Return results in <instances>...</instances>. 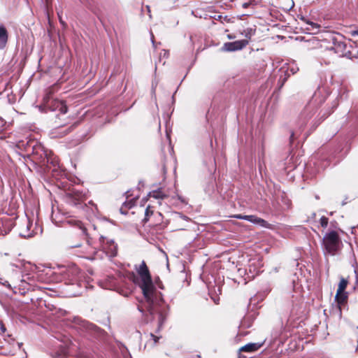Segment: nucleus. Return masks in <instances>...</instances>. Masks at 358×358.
Segmentation results:
<instances>
[{"label":"nucleus","instance_id":"de8ad7c7","mask_svg":"<svg viewBox=\"0 0 358 358\" xmlns=\"http://www.w3.org/2000/svg\"><path fill=\"white\" fill-rule=\"evenodd\" d=\"M311 41H313V43L317 42L315 39H313Z\"/></svg>","mask_w":358,"mask_h":358},{"label":"nucleus","instance_id":"7c9ffc66","mask_svg":"<svg viewBox=\"0 0 358 358\" xmlns=\"http://www.w3.org/2000/svg\"><path fill=\"white\" fill-rule=\"evenodd\" d=\"M74 127H75V125L71 126L67 130H65V131L64 132L63 135L67 134L69 132H70L73 129V128Z\"/></svg>","mask_w":358,"mask_h":358},{"label":"nucleus","instance_id":"09e8293b","mask_svg":"<svg viewBox=\"0 0 358 358\" xmlns=\"http://www.w3.org/2000/svg\"><path fill=\"white\" fill-rule=\"evenodd\" d=\"M123 294H124L125 296H128L127 293H126V294H124V293Z\"/></svg>","mask_w":358,"mask_h":358},{"label":"nucleus","instance_id":"a19ab883","mask_svg":"<svg viewBox=\"0 0 358 358\" xmlns=\"http://www.w3.org/2000/svg\"><path fill=\"white\" fill-rule=\"evenodd\" d=\"M293 137H294V133L292 132L291 136H290V141H293Z\"/></svg>","mask_w":358,"mask_h":358},{"label":"nucleus","instance_id":"0eeeda50","mask_svg":"<svg viewBox=\"0 0 358 358\" xmlns=\"http://www.w3.org/2000/svg\"><path fill=\"white\" fill-rule=\"evenodd\" d=\"M99 244L102 250L109 257H114L117 254V245L111 238L101 236L99 238Z\"/></svg>","mask_w":358,"mask_h":358},{"label":"nucleus","instance_id":"6e6552de","mask_svg":"<svg viewBox=\"0 0 358 358\" xmlns=\"http://www.w3.org/2000/svg\"><path fill=\"white\" fill-rule=\"evenodd\" d=\"M63 222L66 223L67 225L75 228L78 231V236L80 237V238L85 239L87 238V229L80 220L73 217H67Z\"/></svg>","mask_w":358,"mask_h":358},{"label":"nucleus","instance_id":"a878e982","mask_svg":"<svg viewBox=\"0 0 358 358\" xmlns=\"http://www.w3.org/2000/svg\"><path fill=\"white\" fill-rule=\"evenodd\" d=\"M152 213H153V211L150 210V206H148L145 210V217H144L143 221L144 222H146L147 221H148L150 216L152 215Z\"/></svg>","mask_w":358,"mask_h":358},{"label":"nucleus","instance_id":"393cba45","mask_svg":"<svg viewBox=\"0 0 358 358\" xmlns=\"http://www.w3.org/2000/svg\"><path fill=\"white\" fill-rule=\"evenodd\" d=\"M255 215H243L241 214L235 215L234 217L239 219V220H247L250 222H252L253 221V217Z\"/></svg>","mask_w":358,"mask_h":358},{"label":"nucleus","instance_id":"e433bc0d","mask_svg":"<svg viewBox=\"0 0 358 358\" xmlns=\"http://www.w3.org/2000/svg\"><path fill=\"white\" fill-rule=\"evenodd\" d=\"M151 40H152L153 46H155L154 36H153L152 33H151Z\"/></svg>","mask_w":358,"mask_h":358},{"label":"nucleus","instance_id":"c03bdc74","mask_svg":"<svg viewBox=\"0 0 358 358\" xmlns=\"http://www.w3.org/2000/svg\"><path fill=\"white\" fill-rule=\"evenodd\" d=\"M11 266H15V267H17V268L20 267V266H18V265H15V264H11Z\"/></svg>","mask_w":358,"mask_h":358},{"label":"nucleus","instance_id":"f03ea898","mask_svg":"<svg viewBox=\"0 0 358 358\" xmlns=\"http://www.w3.org/2000/svg\"><path fill=\"white\" fill-rule=\"evenodd\" d=\"M136 285H138L147 302L158 303L163 300L161 292L156 290L152 275L145 261L136 266Z\"/></svg>","mask_w":358,"mask_h":358},{"label":"nucleus","instance_id":"37998d69","mask_svg":"<svg viewBox=\"0 0 358 358\" xmlns=\"http://www.w3.org/2000/svg\"><path fill=\"white\" fill-rule=\"evenodd\" d=\"M228 38L229 39H233V38H234V36H232L231 35L229 34V35H228Z\"/></svg>","mask_w":358,"mask_h":358},{"label":"nucleus","instance_id":"58836bf2","mask_svg":"<svg viewBox=\"0 0 358 358\" xmlns=\"http://www.w3.org/2000/svg\"><path fill=\"white\" fill-rule=\"evenodd\" d=\"M179 200L181 201V202L185 203V200L179 195H177Z\"/></svg>","mask_w":358,"mask_h":358},{"label":"nucleus","instance_id":"8fccbe9b","mask_svg":"<svg viewBox=\"0 0 358 358\" xmlns=\"http://www.w3.org/2000/svg\"><path fill=\"white\" fill-rule=\"evenodd\" d=\"M164 56H165V55H166V53H167V52H166V50H164Z\"/></svg>","mask_w":358,"mask_h":358},{"label":"nucleus","instance_id":"4c0bfd02","mask_svg":"<svg viewBox=\"0 0 358 358\" xmlns=\"http://www.w3.org/2000/svg\"><path fill=\"white\" fill-rule=\"evenodd\" d=\"M298 70H299L298 68H296V69H294L293 68L290 69V71L292 72V73H295Z\"/></svg>","mask_w":358,"mask_h":358},{"label":"nucleus","instance_id":"72a5a7b5","mask_svg":"<svg viewBox=\"0 0 358 358\" xmlns=\"http://www.w3.org/2000/svg\"><path fill=\"white\" fill-rule=\"evenodd\" d=\"M350 34H351L352 36H356V35H357V36H358V29L355 30V31H350Z\"/></svg>","mask_w":358,"mask_h":358},{"label":"nucleus","instance_id":"3c124183","mask_svg":"<svg viewBox=\"0 0 358 358\" xmlns=\"http://www.w3.org/2000/svg\"><path fill=\"white\" fill-rule=\"evenodd\" d=\"M131 280H132L133 282H134V277H132Z\"/></svg>","mask_w":358,"mask_h":358},{"label":"nucleus","instance_id":"4be33fe9","mask_svg":"<svg viewBox=\"0 0 358 358\" xmlns=\"http://www.w3.org/2000/svg\"><path fill=\"white\" fill-rule=\"evenodd\" d=\"M301 20L304 21L308 25L310 26L308 27H306V29L308 31H317L319 29L320 26L317 24L313 22H310L309 20L305 19L304 17H302Z\"/></svg>","mask_w":358,"mask_h":358},{"label":"nucleus","instance_id":"f257e3e1","mask_svg":"<svg viewBox=\"0 0 358 358\" xmlns=\"http://www.w3.org/2000/svg\"><path fill=\"white\" fill-rule=\"evenodd\" d=\"M327 96V93L321 90L315 92L299 117L302 125L310 123L315 128L330 115L331 110L329 107L321 108Z\"/></svg>","mask_w":358,"mask_h":358},{"label":"nucleus","instance_id":"b1692460","mask_svg":"<svg viewBox=\"0 0 358 358\" xmlns=\"http://www.w3.org/2000/svg\"><path fill=\"white\" fill-rule=\"evenodd\" d=\"M255 33V30L252 28H247L242 32V35H243L248 40L250 39Z\"/></svg>","mask_w":358,"mask_h":358},{"label":"nucleus","instance_id":"f704fd0d","mask_svg":"<svg viewBox=\"0 0 358 358\" xmlns=\"http://www.w3.org/2000/svg\"><path fill=\"white\" fill-rule=\"evenodd\" d=\"M80 246H81V243H78L76 245H72L70 247L73 248H78V247H80Z\"/></svg>","mask_w":358,"mask_h":358},{"label":"nucleus","instance_id":"c756f323","mask_svg":"<svg viewBox=\"0 0 358 358\" xmlns=\"http://www.w3.org/2000/svg\"><path fill=\"white\" fill-rule=\"evenodd\" d=\"M150 336L152 337V341H153V343L154 344L157 343V341L159 340V337H157V336H155L154 334H150Z\"/></svg>","mask_w":358,"mask_h":358},{"label":"nucleus","instance_id":"603ef678","mask_svg":"<svg viewBox=\"0 0 358 358\" xmlns=\"http://www.w3.org/2000/svg\"><path fill=\"white\" fill-rule=\"evenodd\" d=\"M357 55H358V51H357Z\"/></svg>","mask_w":358,"mask_h":358},{"label":"nucleus","instance_id":"2eb2a0df","mask_svg":"<svg viewBox=\"0 0 358 358\" xmlns=\"http://www.w3.org/2000/svg\"><path fill=\"white\" fill-rule=\"evenodd\" d=\"M262 345V344L259 343H250L241 348L239 350L241 352H253L258 350Z\"/></svg>","mask_w":358,"mask_h":358},{"label":"nucleus","instance_id":"ddd939ff","mask_svg":"<svg viewBox=\"0 0 358 358\" xmlns=\"http://www.w3.org/2000/svg\"><path fill=\"white\" fill-rule=\"evenodd\" d=\"M82 325L87 331L94 333L99 336H102L105 334V331L103 330L87 321H83Z\"/></svg>","mask_w":358,"mask_h":358},{"label":"nucleus","instance_id":"bb28decb","mask_svg":"<svg viewBox=\"0 0 358 358\" xmlns=\"http://www.w3.org/2000/svg\"><path fill=\"white\" fill-rule=\"evenodd\" d=\"M329 219L324 216H322L320 220V223L322 227L326 228L328 225Z\"/></svg>","mask_w":358,"mask_h":358},{"label":"nucleus","instance_id":"4468645a","mask_svg":"<svg viewBox=\"0 0 358 358\" xmlns=\"http://www.w3.org/2000/svg\"><path fill=\"white\" fill-rule=\"evenodd\" d=\"M127 200L123 203L120 208V213L123 215H127L129 213V210H131L134 206V198L129 199V196H127Z\"/></svg>","mask_w":358,"mask_h":358},{"label":"nucleus","instance_id":"9b49d317","mask_svg":"<svg viewBox=\"0 0 358 358\" xmlns=\"http://www.w3.org/2000/svg\"><path fill=\"white\" fill-rule=\"evenodd\" d=\"M61 273L64 279L68 280L71 283H73L78 278L80 270L76 265H72L65 268Z\"/></svg>","mask_w":358,"mask_h":358},{"label":"nucleus","instance_id":"c9c22d12","mask_svg":"<svg viewBox=\"0 0 358 358\" xmlns=\"http://www.w3.org/2000/svg\"><path fill=\"white\" fill-rule=\"evenodd\" d=\"M250 4H251V2L245 3L243 4V6L244 8H248Z\"/></svg>","mask_w":358,"mask_h":358},{"label":"nucleus","instance_id":"cd10ccee","mask_svg":"<svg viewBox=\"0 0 358 358\" xmlns=\"http://www.w3.org/2000/svg\"><path fill=\"white\" fill-rule=\"evenodd\" d=\"M0 284L3 285V286H5L9 289H11V286H10V283L8 282V281L6 280L5 279H3L1 277H0Z\"/></svg>","mask_w":358,"mask_h":358},{"label":"nucleus","instance_id":"49530a36","mask_svg":"<svg viewBox=\"0 0 358 358\" xmlns=\"http://www.w3.org/2000/svg\"><path fill=\"white\" fill-rule=\"evenodd\" d=\"M146 8H147L148 12L150 13V8H149V6H147Z\"/></svg>","mask_w":358,"mask_h":358},{"label":"nucleus","instance_id":"aec40b11","mask_svg":"<svg viewBox=\"0 0 358 358\" xmlns=\"http://www.w3.org/2000/svg\"><path fill=\"white\" fill-rule=\"evenodd\" d=\"M252 223L260 225L261 227H263L265 228H268L269 225H270L266 220H264L260 217H258L256 215L254 216L253 221L252 222Z\"/></svg>","mask_w":358,"mask_h":358},{"label":"nucleus","instance_id":"5701e85b","mask_svg":"<svg viewBox=\"0 0 358 358\" xmlns=\"http://www.w3.org/2000/svg\"><path fill=\"white\" fill-rule=\"evenodd\" d=\"M347 285L348 280L343 278H341L337 289L338 295H339L340 293L345 292V289H346Z\"/></svg>","mask_w":358,"mask_h":358},{"label":"nucleus","instance_id":"a211bd4d","mask_svg":"<svg viewBox=\"0 0 358 358\" xmlns=\"http://www.w3.org/2000/svg\"><path fill=\"white\" fill-rule=\"evenodd\" d=\"M347 298L348 295L346 292L340 293L339 295H338V292H336L335 299L338 305L340 310L341 308V306L344 305L346 303Z\"/></svg>","mask_w":358,"mask_h":358},{"label":"nucleus","instance_id":"6ab92c4d","mask_svg":"<svg viewBox=\"0 0 358 358\" xmlns=\"http://www.w3.org/2000/svg\"><path fill=\"white\" fill-rule=\"evenodd\" d=\"M66 201L70 205L76 206L78 208H82L81 202L78 199H76V197L71 194L67 195Z\"/></svg>","mask_w":358,"mask_h":358},{"label":"nucleus","instance_id":"a18cd8bd","mask_svg":"<svg viewBox=\"0 0 358 358\" xmlns=\"http://www.w3.org/2000/svg\"><path fill=\"white\" fill-rule=\"evenodd\" d=\"M64 221V220H63V221L59 220V222H62V224H64H64H67L66 223H64V222H63Z\"/></svg>","mask_w":358,"mask_h":358},{"label":"nucleus","instance_id":"79ce46f5","mask_svg":"<svg viewBox=\"0 0 358 358\" xmlns=\"http://www.w3.org/2000/svg\"><path fill=\"white\" fill-rule=\"evenodd\" d=\"M213 301H215V303H217V304L218 303L219 299H217H217L213 298Z\"/></svg>","mask_w":358,"mask_h":358},{"label":"nucleus","instance_id":"9d476101","mask_svg":"<svg viewBox=\"0 0 358 358\" xmlns=\"http://www.w3.org/2000/svg\"><path fill=\"white\" fill-rule=\"evenodd\" d=\"M34 224L33 222H31L28 218H26V220L24 224H22L20 227V236L24 238H31L38 233V230L39 229H36L35 227L33 229ZM41 232L42 231L40 229Z\"/></svg>","mask_w":358,"mask_h":358},{"label":"nucleus","instance_id":"412c9836","mask_svg":"<svg viewBox=\"0 0 358 358\" xmlns=\"http://www.w3.org/2000/svg\"><path fill=\"white\" fill-rule=\"evenodd\" d=\"M252 223L260 225L261 227H263L265 228H268L269 225H270L266 220H264L260 217H258L256 215L254 216L253 221L252 222Z\"/></svg>","mask_w":358,"mask_h":358},{"label":"nucleus","instance_id":"c85d7f7f","mask_svg":"<svg viewBox=\"0 0 358 358\" xmlns=\"http://www.w3.org/2000/svg\"><path fill=\"white\" fill-rule=\"evenodd\" d=\"M115 279L113 278H110V285L106 287L107 289H111L115 285V282H114Z\"/></svg>","mask_w":358,"mask_h":358},{"label":"nucleus","instance_id":"7ed1b4c3","mask_svg":"<svg viewBox=\"0 0 358 358\" xmlns=\"http://www.w3.org/2000/svg\"><path fill=\"white\" fill-rule=\"evenodd\" d=\"M27 152H30L34 157L40 160L43 164L51 163L56 166L57 162L55 159L52 152L45 149L42 145L35 141H28L25 146Z\"/></svg>","mask_w":358,"mask_h":358},{"label":"nucleus","instance_id":"dca6fc26","mask_svg":"<svg viewBox=\"0 0 358 358\" xmlns=\"http://www.w3.org/2000/svg\"><path fill=\"white\" fill-rule=\"evenodd\" d=\"M8 34L6 27L0 24V49H3L8 41Z\"/></svg>","mask_w":358,"mask_h":358},{"label":"nucleus","instance_id":"39448f33","mask_svg":"<svg viewBox=\"0 0 358 358\" xmlns=\"http://www.w3.org/2000/svg\"><path fill=\"white\" fill-rule=\"evenodd\" d=\"M341 240L338 234L335 231L327 233L322 238V248L324 255L334 256L341 250Z\"/></svg>","mask_w":358,"mask_h":358},{"label":"nucleus","instance_id":"f3484780","mask_svg":"<svg viewBox=\"0 0 358 358\" xmlns=\"http://www.w3.org/2000/svg\"><path fill=\"white\" fill-rule=\"evenodd\" d=\"M149 196L156 199H164L168 197V194L165 192L163 189L159 188L158 189L153 190L150 192Z\"/></svg>","mask_w":358,"mask_h":358},{"label":"nucleus","instance_id":"423d86ee","mask_svg":"<svg viewBox=\"0 0 358 358\" xmlns=\"http://www.w3.org/2000/svg\"><path fill=\"white\" fill-rule=\"evenodd\" d=\"M331 41L332 43V46L329 48L330 50H334L335 53L341 57H345L348 58L352 57L351 52L347 50V44L345 43L342 35L338 34L336 36H333L331 38Z\"/></svg>","mask_w":358,"mask_h":358},{"label":"nucleus","instance_id":"1a4fd4ad","mask_svg":"<svg viewBox=\"0 0 358 358\" xmlns=\"http://www.w3.org/2000/svg\"><path fill=\"white\" fill-rule=\"evenodd\" d=\"M150 305L159 306L158 324L159 328H161L165 323L169 312V306L166 304L164 300L159 301L158 303L148 302Z\"/></svg>","mask_w":358,"mask_h":358},{"label":"nucleus","instance_id":"ea45409f","mask_svg":"<svg viewBox=\"0 0 358 358\" xmlns=\"http://www.w3.org/2000/svg\"><path fill=\"white\" fill-rule=\"evenodd\" d=\"M52 222H55V224L58 225V222L57 221L55 220V218H54V215H52Z\"/></svg>","mask_w":358,"mask_h":358},{"label":"nucleus","instance_id":"20e7f679","mask_svg":"<svg viewBox=\"0 0 358 358\" xmlns=\"http://www.w3.org/2000/svg\"><path fill=\"white\" fill-rule=\"evenodd\" d=\"M41 112H57L60 114H66L67 113V106L62 101L54 98L52 91L48 89L43 97V104L39 106Z\"/></svg>","mask_w":358,"mask_h":358},{"label":"nucleus","instance_id":"f8f14e48","mask_svg":"<svg viewBox=\"0 0 358 358\" xmlns=\"http://www.w3.org/2000/svg\"><path fill=\"white\" fill-rule=\"evenodd\" d=\"M248 44V40L243 39L234 42L225 43L222 47L224 51L233 52L241 50Z\"/></svg>","mask_w":358,"mask_h":358},{"label":"nucleus","instance_id":"2f4dec72","mask_svg":"<svg viewBox=\"0 0 358 358\" xmlns=\"http://www.w3.org/2000/svg\"><path fill=\"white\" fill-rule=\"evenodd\" d=\"M0 329H1L3 332H5V331H6V327H5V326H4V324H3L1 322H0Z\"/></svg>","mask_w":358,"mask_h":358},{"label":"nucleus","instance_id":"473e14b6","mask_svg":"<svg viewBox=\"0 0 358 358\" xmlns=\"http://www.w3.org/2000/svg\"><path fill=\"white\" fill-rule=\"evenodd\" d=\"M245 323H246V319H244V320L241 322V327H244L246 326V327H249L250 326V324L246 325Z\"/></svg>","mask_w":358,"mask_h":358}]
</instances>
